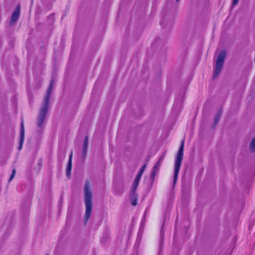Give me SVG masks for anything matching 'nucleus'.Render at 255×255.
Here are the masks:
<instances>
[{
  "label": "nucleus",
  "instance_id": "obj_10",
  "mask_svg": "<svg viewBox=\"0 0 255 255\" xmlns=\"http://www.w3.org/2000/svg\"><path fill=\"white\" fill-rule=\"evenodd\" d=\"M250 146L252 151L255 152V138L251 142Z\"/></svg>",
  "mask_w": 255,
  "mask_h": 255
},
{
  "label": "nucleus",
  "instance_id": "obj_2",
  "mask_svg": "<svg viewBox=\"0 0 255 255\" xmlns=\"http://www.w3.org/2000/svg\"><path fill=\"white\" fill-rule=\"evenodd\" d=\"M92 193L90 189V184L86 182L84 186V201L86 206V211L85 214V224L90 217L92 209Z\"/></svg>",
  "mask_w": 255,
  "mask_h": 255
},
{
  "label": "nucleus",
  "instance_id": "obj_8",
  "mask_svg": "<svg viewBox=\"0 0 255 255\" xmlns=\"http://www.w3.org/2000/svg\"><path fill=\"white\" fill-rule=\"evenodd\" d=\"M161 165L159 164L156 163L153 167L152 172L150 176V178L153 180L156 174L158 173Z\"/></svg>",
  "mask_w": 255,
  "mask_h": 255
},
{
  "label": "nucleus",
  "instance_id": "obj_9",
  "mask_svg": "<svg viewBox=\"0 0 255 255\" xmlns=\"http://www.w3.org/2000/svg\"><path fill=\"white\" fill-rule=\"evenodd\" d=\"M71 169L72 163L71 162V161H70L68 162V164L66 168V175L68 177L70 176Z\"/></svg>",
  "mask_w": 255,
  "mask_h": 255
},
{
  "label": "nucleus",
  "instance_id": "obj_7",
  "mask_svg": "<svg viewBox=\"0 0 255 255\" xmlns=\"http://www.w3.org/2000/svg\"><path fill=\"white\" fill-rule=\"evenodd\" d=\"M24 139V128L23 122H21L20 124V140L18 150H20L22 148L23 141Z\"/></svg>",
  "mask_w": 255,
  "mask_h": 255
},
{
  "label": "nucleus",
  "instance_id": "obj_14",
  "mask_svg": "<svg viewBox=\"0 0 255 255\" xmlns=\"http://www.w3.org/2000/svg\"><path fill=\"white\" fill-rule=\"evenodd\" d=\"M88 136H86L85 137V139H84V140L83 146H87L88 147Z\"/></svg>",
  "mask_w": 255,
  "mask_h": 255
},
{
  "label": "nucleus",
  "instance_id": "obj_5",
  "mask_svg": "<svg viewBox=\"0 0 255 255\" xmlns=\"http://www.w3.org/2000/svg\"><path fill=\"white\" fill-rule=\"evenodd\" d=\"M141 176L142 174L138 173L133 181L132 186L131 187V194L133 196L135 195V191L136 190V188L137 187L139 181L140 179Z\"/></svg>",
  "mask_w": 255,
  "mask_h": 255
},
{
  "label": "nucleus",
  "instance_id": "obj_13",
  "mask_svg": "<svg viewBox=\"0 0 255 255\" xmlns=\"http://www.w3.org/2000/svg\"><path fill=\"white\" fill-rule=\"evenodd\" d=\"M16 173V170L15 169H13L12 171V173L10 175V177L9 179L8 182H10L12 179L14 178Z\"/></svg>",
  "mask_w": 255,
  "mask_h": 255
},
{
  "label": "nucleus",
  "instance_id": "obj_19",
  "mask_svg": "<svg viewBox=\"0 0 255 255\" xmlns=\"http://www.w3.org/2000/svg\"><path fill=\"white\" fill-rule=\"evenodd\" d=\"M136 204H137V202H136V201H132V205L133 206H135Z\"/></svg>",
  "mask_w": 255,
  "mask_h": 255
},
{
  "label": "nucleus",
  "instance_id": "obj_3",
  "mask_svg": "<svg viewBox=\"0 0 255 255\" xmlns=\"http://www.w3.org/2000/svg\"><path fill=\"white\" fill-rule=\"evenodd\" d=\"M184 140L181 141V143L178 151L176 154L174 162V171L173 177V185H174L178 179V174L180 170L181 164L183 158Z\"/></svg>",
  "mask_w": 255,
  "mask_h": 255
},
{
  "label": "nucleus",
  "instance_id": "obj_18",
  "mask_svg": "<svg viewBox=\"0 0 255 255\" xmlns=\"http://www.w3.org/2000/svg\"><path fill=\"white\" fill-rule=\"evenodd\" d=\"M72 155H73V152L72 151L71 152V153L70 154V156H69V161L68 162H70L71 161V162L72 163Z\"/></svg>",
  "mask_w": 255,
  "mask_h": 255
},
{
  "label": "nucleus",
  "instance_id": "obj_1",
  "mask_svg": "<svg viewBox=\"0 0 255 255\" xmlns=\"http://www.w3.org/2000/svg\"><path fill=\"white\" fill-rule=\"evenodd\" d=\"M53 83V80L52 79L50 82V84L47 90L46 95L43 100V104H42L39 113L38 115L36 126L37 130L38 132H41L44 128L45 127V121L46 119V114L48 110L49 100L51 91L52 89V85Z\"/></svg>",
  "mask_w": 255,
  "mask_h": 255
},
{
  "label": "nucleus",
  "instance_id": "obj_6",
  "mask_svg": "<svg viewBox=\"0 0 255 255\" xmlns=\"http://www.w3.org/2000/svg\"><path fill=\"white\" fill-rule=\"evenodd\" d=\"M20 12V6L18 5L16 7L15 9L12 13L10 23L11 25H13L17 20Z\"/></svg>",
  "mask_w": 255,
  "mask_h": 255
},
{
  "label": "nucleus",
  "instance_id": "obj_21",
  "mask_svg": "<svg viewBox=\"0 0 255 255\" xmlns=\"http://www.w3.org/2000/svg\"><path fill=\"white\" fill-rule=\"evenodd\" d=\"M48 255V254H47V255Z\"/></svg>",
  "mask_w": 255,
  "mask_h": 255
},
{
  "label": "nucleus",
  "instance_id": "obj_11",
  "mask_svg": "<svg viewBox=\"0 0 255 255\" xmlns=\"http://www.w3.org/2000/svg\"><path fill=\"white\" fill-rule=\"evenodd\" d=\"M221 113H219L218 114H217L216 115V117L215 118V120H214V124L215 125H216L219 121L220 120V117H221Z\"/></svg>",
  "mask_w": 255,
  "mask_h": 255
},
{
  "label": "nucleus",
  "instance_id": "obj_15",
  "mask_svg": "<svg viewBox=\"0 0 255 255\" xmlns=\"http://www.w3.org/2000/svg\"><path fill=\"white\" fill-rule=\"evenodd\" d=\"M164 157H165V154H163V155H162L160 156V157L159 158V160H158V162H157V164H159V165H161V163H162V162L163 161V159H164Z\"/></svg>",
  "mask_w": 255,
  "mask_h": 255
},
{
  "label": "nucleus",
  "instance_id": "obj_20",
  "mask_svg": "<svg viewBox=\"0 0 255 255\" xmlns=\"http://www.w3.org/2000/svg\"><path fill=\"white\" fill-rule=\"evenodd\" d=\"M179 0H176V1L177 2H178Z\"/></svg>",
  "mask_w": 255,
  "mask_h": 255
},
{
  "label": "nucleus",
  "instance_id": "obj_17",
  "mask_svg": "<svg viewBox=\"0 0 255 255\" xmlns=\"http://www.w3.org/2000/svg\"><path fill=\"white\" fill-rule=\"evenodd\" d=\"M239 0H233V6H235L238 3Z\"/></svg>",
  "mask_w": 255,
  "mask_h": 255
},
{
  "label": "nucleus",
  "instance_id": "obj_4",
  "mask_svg": "<svg viewBox=\"0 0 255 255\" xmlns=\"http://www.w3.org/2000/svg\"><path fill=\"white\" fill-rule=\"evenodd\" d=\"M226 56V51L222 50L217 57L216 61V66L214 73L213 74V78H216L222 70L225 59Z\"/></svg>",
  "mask_w": 255,
  "mask_h": 255
},
{
  "label": "nucleus",
  "instance_id": "obj_12",
  "mask_svg": "<svg viewBox=\"0 0 255 255\" xmlns=\"http://www.w3.org/2000/svg\"><path fill=\"white\" fill-rule=\"evenodd\" d=\"M87 146H83V159L85 158L86 155V153L87 151Z\"/></svg>",
  "mask_w": 255,
  "mask_h": 255
},
{
  "label": "nucleus",
  "instance_id": "obj_16",
  "mask_svg": "<svg viewBox=\"0 0 255 255\" xmlns=\"http://www.w3.org/2000/svg\"><path fill=\"white\" fill-rule=\"evenodd\" d=\"M146 167V164H144L142 166V167L140 168V169L139 170V171H138V173L142 175V174H143V172H144Z\"/></svg>",
  "mask_w": 255,
  "mask_h": 255
}]
</instances>
